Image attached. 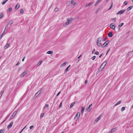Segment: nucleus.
<instances>
[{
    "label": "nucleus",
    "mask_w": 133,
    "mask_h": 133,
    "mask_svg": "<svg viewBox=\"0 0 133 133\" xmlns=\"http://www.w3.org/2000/svg\"><path fill=\"white\" fill-rule=\"evenodd\" d=\"M103 38V36L102 37H100L99 38H98L97 39V45L99 47L101 46L100 44L101 42V40Z\"/></svg>",
    "instance_id": "f257e3e1"
},
{
    "label": "nucleus",
    "mask_w": 133,
    "mask_h": 133,
    "mask_svg": "<svg viewBox=\"0 0 133 133\" xmlns=\"http://www.w3.org/2000/svg\"><path fill=\"white\" fill-rule=\"evenodd\" d=\"M74 19L73 18L68 19L67 22L63 24V26L65 27L66 26L68 25L70 23V22L72 21Z\"/></svg>",
    "instance_id": "f03ea898"
},
{
    "label": "nucleus",
    "mask_w": 133,
    "mask_h": 133,
    "mask_svg": "<svg viewBox=\"0 0 133 133\" xmlns=\"http://www.w3.org/2000/svg\"><path fill=\"white\" fill-rule=\"evenodd\" d=\"M80 115V112H78L77 114H76V116L75 117V118H74L75 120L76 121H77V119H78Z\"/></svg>",
    "instance_id": "7ed1b4c3"
},
{
    "label": "nucleus",
    "mask_w": 133,
    "mask_h": 133,
    "mask_svg": "<svg viewBox=\"0 0 133 133\" xmlns=\"http://www.w3.org/2000/svg\"><path fill=\"white\" fill-rule=\"evenodd\" d=\"M109 42V41H105L101 46V47L102 48H104L106 46Z\"/></svg>",
    "instance_id": "20e7f679"
},
{
    "label": "nucleus",
    "mask_w": 133,
    "mask_h": 133,
    "mask_svg": "<svg viewBox=\"0 0 133 133\" xmlns=\"http://www.w3.org/2000/svg\"><path fill=\"white\" fill-rule=\"evenodd\" d=\"M110 27L111 29L113 30H114L115 31V27L113 23H111L110 25Z\"/></svg>",
    "instance_id": "39448f33"
},
{
    "label": "nucleus",
    "mask_w": 133,
    "mask_h": 133,
    "mask_svg": "<svg viewBox=\"0 0 133 133\" xmlns=\"http://www.w3.org/2000/svg\"><path fill=\"white\" fill-rule=\"evenodd\" d=\"M107 63V61H104L101 65V67H102V66H103V67L102 68V69H103L104 68V67L106 65V64Z\"/></svg>",
    "instance_id": "423d86ee"
},
{
    "label": "nucleus",
    "mask_w": 133,
    "mask_h": 133,
    "mask_svg": "<svg viewBox=\"0 0 133 133\" xmlns=\"http://www.w3.org/2000/svg\"><path fill=\"white\" fill-rule=\"evenodd\" d=\"M125 11V10H121L119 11L116 14L117 15H121Z\"/></svg>",
    "instance_id": "0eeeda50"
},
{
    "label": "nucleus",
    "mask_w": 133,
    "mask_h": 133,
    "mask_svg": "<svg viewBox=\"0 0 133 133\" xmlns=\"http://www.w3.org/2000/svg\"><path fill=\"white\" fill-rule=\"evenodd\" d=\"M42 91V89H41L36 94L35 96H36V97H37L40 94Z\"/></svg>",
    "instance_id": "6e6552de"
},
{
    "label": "nucleus",
    "mask_w": 133,
    "mask_h": 133,
    "mask_svg": "<svg viewBox=\"0 0 133 133\" xmlns=\"http://www.w3.org/2000/svg\"><path fill=\"white\" fill-rule=\"evenodd\" d=\"M27 74V72L25 71L23 73H22L20 77H23L25 75H26Z\"/></svg>",
    "instance_id": "1a4fd4ad"
},
{
    "label": "nucleus",
    "mask_w": 133,
    "mask_h": 133,
    "mask_svg": "<svg viewBox=\"0 0 133 133\" xmlns=\"http://www.w3.org/2000/svg\"><path fill=\"white\" fill-rule=\"evenodd\" d=\"M13 122H12V121L11 122H10V124H9V125L7 127V128L9 129L10 128H11L12 127V126L13 125Z\"/></svg>",
    "instance_id": "9d476101"
},
{
    "label": "nucleus",
    "mask_w": 133,
    "mask_h": 133,
    "mask_svg": "<svg viewBox=\"0 0 133 133\" xmlns=\"http://www.w3.org/2000/svg\"><path fill=\"white\" fill-rule=\"evenodd\" d=\"M101 115H100L95 120V122H96V123L101 118Z\"/></svg>",
    "instance_id": "9b49d317"
},
{
    "label": "nucleus",
    "mask_w": 133,
    "mask_h": 133,
    "mask_svg": "<svg viewBox=\"0 0 133 133\" xmlns=\"http://www.w3.org/2000/svg\"><path fill=\"white\" fill-rule=\"evenodd\" d=\"M113 35L112 32L111 31L109 32L108 34V36L109 37H112Z\"/></svg>",
    "instance_id": "f8f14e48"
},
{
    "label": "nucleus",
    "mask_w": 133,
    "mask_h": 133,
    "mask_svg": "<svg viewBox=\"0 0 133 133\" xmlns=\"http://www.w3.org/2000/svg\"><path fill=\"white\" fill-rule=\"evenodd\" d=\"M116 128H115L111 129L110 131L109 132V133H112L114 132L116 129Z\"/></svg>",
    "instance_id": "ddd939ff"
},
{
    "label": "nucleus",
    "mask_w": 133,
    "mask_h": 133,
    "mask_svg": "<svg viewBox=\"0 0 133 133\" xmlns=\"http://www.w3.org/2000/svg\"><path fill=\"white\" fill-rule=\"evenodd\" d=\"M133 6H129L128 8L127 9V11H129L130 10H131Z\"/></svg>",
    "instance_id": "4468645a"
},
{
    "label": "nucleus",
    "mask_w": 133,
    "mask_h": 133,
    "mask_svg": "<svg viewBox=\"0 0 133 133\" xmlns=\"http://www.w3.org/2000/svg\"><path fill=\"white\" fill-rule=\"evenodd\" d=\"M8 24H7L6 26H5V29H4V32H5V31H7L8 30Z\"/></svg>",
    "instance_id": "2eb2a0df"
},
{
    "label": "nucleus",
    "mask_w": 133,
    "mask_h": 133,
    "mask_svg": "<svg viewBox=\"0 0 133 133\" xmlns=\"http://www.w3.org/2000/svg\"><path fill=\"white\" fill-rule=\"evenodd\" d=\"M10 45V44H6L4 47V49H7L9 46Z\"/></svg>",
    "instance_id": "dca6fc26"
},
{
    "label": "nucleus",
    "mask_w": 133,
    "mask_h": 133,
    "mask_svg": "<svg viewBox=\"0 0 133 133\" xmlns=\"http://www.w3.org/2000/svg\"><path fill=\"white\" fill-rule=\"evenodd\" d=\"M84 110V107H82L81 108V113L82 114H83Z\"/></svg>",
    "instance_id": "f3484780"
},
{
    "label": "nucleus",
    "mask_w": 133,
    "mask_h": 133,
    "mask_svg": "<svg viewBox=\"0 0 133 133\" xmlns=\"http://www.w3.org/2000/svg\"><path fill=\"white\" fill-rule=\"evenodd\" d=\"M75 103V102H74L72 103L70 106V108H71L72 107Z\"/></svg>",
    "instance_id": "a211bd4d"
},
{
    "label": "nucleus",
    "mask_w": 133,
    "mask_h": 133,
    "mask_svg": "<svg viewBox=\"0 0 133 133\" xmlns=\"http://www.w3.org/2000/svg\"><path fill=\"white\" fill-rule=\"evenodd\" d=\"M15 115H14V113L13 112V113L12 115L10 117V119H13L14 118V116H15Z\"/></svg>",
    "instance_id": "6ab92c4d"
},
{
    "label": "nucleus",
    "mask_w": 133,
    "mask_h": 133,
    "mask_svg": "<svg viewBox=\"0 0 133 133\" xmlns=\"http://www.w3.org/2000/svg\"><path fill=\"white\" fill-rule=\"evenodd\" d=\"M18 4L15 6V9H18L20 5L19 4L18 5Z\"/></svg>",
    "instance_id": "aec40b11"
},
{
    "label": "nucleus",
    "mask_w": 133,
    "mask_h": 133,
    "mask_svg": "<svg viewBox=\"0 0 133 133\" xmlns=\"http://www.w3.org/2000/svg\"><path fill=\"white\" fill-rule=\"evenodd\" d=\"M93 3L92 2H91L89 4H88L86 5V7H87L89 6V5H91Z\"/></svg>",
    "instance_id": "412c9836"
},
{
    "label": "nucleus",
    "mask_w": 133,
    "mask_h": 133,
    "mask_svg": "<svg viewBox=\"0 0 133 133\" xmlns=\"http://www.w3.org/2000/svg\"><path fill=\"white\" fill-rule=\"evenodd\" d=\"M124 23H122L120 24L119 25H118V26L119 28H120L122 27V26L124 25Z\"/></svg>",
    "instance_id": "4be33fe9"
},
{
    "label": "nucleus",
    "mask_w": 133,
    "mask_h": 133,
    "mask_svg": "<svg viewBox=\"0 0 133 133\" xmlns=\"http://www.w3.org/2000/svg\"><path fill=\"white\" fill-rule=\"evenodd\" d=\"M66 63L65 62H64V63H63V64H62L61 65V67H63L65 65H66Z\"/></svg>",
    "instance_id": "5701e85b"
},
{
    "label": "nucleus",
    "mask_w": 133,
    "mask_h": 133,
    "mask_svg": "<svg viewBox=\"0 0 133 133\" xmlns=\"http://www.w3.org/2000/svg\"><path fill=\"white\" fill-rule=\"evenodd\" d=\"M42 62V61H41L39 62L37 64V66H39L41 64Z\"/></svg>",
    "instance_id": "b1692460"
},
{
    "label": "nucleus",
    "mask_w": 133,
    "mask_h": 133,
    "mask_svg": "<svg viewBox=\"0 0 133 133\" xmlns=\"http://www.w3.org/2000/svg\"><path fill=\"white\" fill-rule=\"evenodd\" d=\"M92 104H91L88 107H87L86 108V109L87 110H88L91 107V106L92 105Z\"/></svg>",
    "instance_id": "393cba45"
},
{
    "label": "nucleus",
    "mask_w": 133,
    "mask_h": 133,
    "mask_svg": "<svg viewBox=\"0 0 133 133\" xmlns=\"http://www.w3.org/2000/svg\"><path fill=\"white\" fill-rule=\"evenodd\" d=\"M47 53L48 54H51L53 52L51 51H47Z\"/></svg>",
    "instance_id": "a878e982"
},
{
    "label": "nucleus",
    "mask_w": 133,
    "mask_h": 133,
    "mask_svg": "<svg viewBox=\"0 0 133 133\" xmlns=\"http://www.w3.org/2000/svg\"><path fill=\"white\" fill-rule=\"evenodd\" d=\"M121 102V101H119L116 104H115V106H116L120 104Z\"/></svg>",
    "instance_id": "bb28decb"
},
{
    "label": "nucleus",
    "mask_w": 133,
    "mask_h": 133,
    "mask_svg": "<svg viewBox=\"0 0 133 133\" xmlns=\"http://www.w3.org/2000/svg\"><path fill=\"white\" fill-rule=\"evenodd\" d=\"M13 22L11 20L9 21V22L8 24L9 25H11L12 24Z\"/></svg>",
    "instance_id": "cd10ccee"
},
{
    "label": "nucleus",
    "mask_w": 133,
    "mask_h": 133,
    "mask_svg": "<svg viewBox=\"0 0 133 133\" xmlns=\"http://www.w3.org/2000/svg\"><path fill=\"white\" fill-rule=\"evenodd\" d=\"M70 4V2L69 1H67L66 3V5L67 6H69Z\"/></svg>",
    "instance_id": "c85d7f7f"
},
{
    "label": "nucleus",
    "mask_w": 133,
    "mask_h": 133,
    "mask_svg": "<svg viewBox=\"0 0 133 133\" xmlns=\"http://www.w3.org/2000/svg\"><path fill=\"white\" fill-rule=\"evenodd\" d=\"M3 14L1 13L0 14V19H1L2 18V17H3Z\"/></svg>",
    "instance_id": "c756f323"
},
{
    "label": "nucleus",
    "mask_w": 133,
    "mask_h": 133,
    "mask_svg": "<svg viewBox=\"0 0 133 133\" xmlns=\"http://www.w3.org/2000/svg\"><path fill=\"white\" fill-rule=\"evenodd\" d=\"M4 129L0 130V133H4Z\"/></svg>",
    "instance_id": "7c9ffc66"
},
{
    "label": "nucleus",
    "mask_w": 133,
    "mask_h": 133,
    "mask_svg": "<svg viewBox=\"0 0 133 133\" xmlns=\"http://www.w3.org/2000/svg\"><path fill=\"white\" fill-rule=\"evenodd\" d=\"M58 8H55V9L54 10V11L55 12H56L57 11H58Z\"/></svg>",
    "instance_id": "2f4dec72"
},
{
    "label": "nucleus",
    "mask_w": 133,
    "mask_h": 133,
    "mask_svg": "<svg viewBox=\"0 0 133 133\" xmlns=\"http://www.w3.org/2000/svg\"><path fill=\"white\" fill-rule=\"evenodd\" d=\"M68 68H67V67L66 69H65V70L64 71V73H66L68 71Z\"/></svg>",
    "instance_id": "473e14b6"
},
{
    "label": "nucleus",
    "mask_w": 133,
    "mask_h": 133,
    "mask_svg": "<svg viewBox=\"0 0 133 133\" xmlns=\"http://www.w3.org/2000/svg\"><path fill=\"white\" fill-rule=\"evenodd\" d=\"M69 130L68 129V128H66L64 130V132H66L67 131H68Z\"/></svg>",
    "instance_id": "72a5a7b5"
},
{
    "label": "nucleus",
    "mask_w": 133,
    "mask_h": 133,
    "mask_svg": "<svg viewBox=\"0 0 133 133\" xmlns=\"http://www.w3.org/2000/svg\"><path fill=\"white\" fill-rule=\"evenodd\" d=\"M12 9L11 8H9V9L8 10V12H10L12 10Z\"/></svg>",
    "instance_id": "f704fd0d"
},
{
    "label": "nucleus",
    "mask_w": 133,
    "mask_h": 133,
    "mask_svg": "<svg viewBox=\"0 0 133 133\" xmlns=\"http://www.w3.org/2000/svg\"><path fill=\"white\" fill-rule=\"evenodd\" d=\"M125 107H122L121 109V111H123L125 109Z\"/></svg>",
    "instance_id": "c9c22d12"
},
{
    "label": "nucleus",
    "mask_w": 133,
    "mask_h": 133,
    "mask_svg": "<svg viewBox=\"0 0 133 133\" xmlns=\"http://www.w3.org/2000/svg\"><path fill=\"white\" fill-rule=\"evenodd\" d=\"M49 106V105L48 104H46L44 107H43V109H45V108H46V107H48Z\"/></svg>",
    "instance_id": "e433bc0d"
},
{
    "label": "nucleus",
    "mask_w": 133,
    "mask_h": 133,
    "mask_svg": "<svg viewBox=\"0 0 133 133\" xmlns=\"http://www.w3.org/2000/svg\"><path fill=\"white\" fill-rule=\"evenodd\" d=\"M20 13L21 14H23V12H24L23 10L22 9H21L20 10Z\"/></svg>",
    "instance_id": "4c0bfd02"
},
{
    "label": "nucleus",
    "mask_w": 133,
    "mask_h": 133,
    "mask_svg": "<svg viewBox=\"0 0 133 133\" xmlns=\"http://www.w3.org/2000/svg\"><path fill=\"white\" fill-rule=\"evenodd\" d=\"M96 58V57L95 56H94L91 58V59L92 60H94Z\"/></svg>",
    "instance_id": "58836bf2"
},
{
    "label": "nucleus",
    "mask_w": 133,
    "mask_h": 133,
    "mask_svg": "<svg viewBox=\"0 0 133 133\" xmlns=\"http://www.w3.org/2000/svg\"><path fill=\"white\" fill-rule=\"evenodd\" d=\"M7 2V1L5 0V1H4L2 3V5H4V4H5L6 3V2Z\"/></svg>",
    "instance_id": "ea45409f"
},
{
    "label": "nucleus",
    "mask_w": 133,
    "mask_h": 133,
    "mask_svg": "<svg viewBox=\"0 0 133 133\" xmlns=\"http://www.w3.org/2000/svg\"><path fill=\"white\" fill-rule=\"evenodd\" d=\"M94 54L96 55H98L99 54V52L98 51H96L94 53Z\"/></svg>",
    "instance_id": "a19ab883"
},
{
    "label": "nucleus",
    "mask_w": 133,
    "mask_h": 133,
    "mask_svg": "<svg viewBox=\"0 0 133 133\" xmlns=\"http://www.w3.org/2000/svg\"><path fill=\"white\" fill-rule=\"evenodd\" d=\"M4 31L2 33V34L1 35L0 37V38H1L2 37L3 34H4Z\"/></svg>",
    "instance_id": "79ce46f5"
},
{
    "label": "nucleus",
    "mask_w": 133,
    "mask_h": 133,
    "mask_svg": "<svg viewBox=\"0 0 133 133\" xmlns=\"http://www.w3.org/2000/svg\"><path fill=\"white\" fill-rule=\"evenodd\" d=\"M69 1L70 2V4H72L74 2V0H72Z\"/></svg>",
    "instance_id": "37998d69"
},
{
    "label": "nucleus",
    "mask_w": 133,
    "mask_h": 133,
    "mask_svg": "<svg viewBox=\"0 0 133 133\" xmlns=\"http://www.w3.org/2000/svg\"><path fill=\"white\" fill-rule=\"evenodd\" d=\"M111 19L113 21L114 20V22H115L116 21V18H111Z\"/></svg>",
    "instance_id": "c03bdc74"
},
{
    "label": "nucleus",
    "mask_w": 133,
    "mask_h": 133,
    "mask_svg": "<svg viewBox=\"0 0 133 133\" xmlns=\"http://www.w3.org/2000/svg\"><path fill=\"white\" fill-rule=\"evenodd\" d=\"M110 50V48H109V49H108V51H107V53H106V55H107V54H108V52H109V51Z\"/></svg>",
    "instance_id": "a18cd8bd"
},
{
    "label": "nucleus",
    "mask_w": 133,
    "mask_h": 133,
    "mask_svg": "<svg viewBox=\"0 0 133 133\" xmlns=\"http://www.w3.org/2000/svg\"><path fill=\"white\" fill-rule=\"evenodd\" d=\"M9 116H10V115H8L7 116V117H6V119H5L3 121V122H5V121L8 118V117H9Z\"/></svg>",
    "instance_id": "49530a36"
},
{
    "label": "nucleus",
    "mask_w": 133,
    "mask_h": 133,
    "mask_svg": "<svg viewBox=\"0 0 133 133\" xmlns=\"http://www.w3.org/2000/svg\"><path fill=\"white\" fill-rule=\"evenodd\" d=\"M17 112H18V110H16V111H15L14 112V115H16V113H17Z\"/></svg>",
    "instance_id": "de8ad7c7"
},
{
    "label": "nucleus",
    "mask_w": 133,
    "mask_h": 133,
    "mask_svg": "<svg viewBox=\"0 0 133 133\" xmlns=\"http://www.w3.org/2000/svg\"><path fill=\"white\" fill-rule=\"evenodd\" d=\"M76 2H75L72 5V7H74L75 5V4H76Z\"/></svg>",
    "instance_id": "09e8293b"
},
{
    "label": "nucleus",
    "mask_w": 133,
    "mask_h": 133,
    "mask_svg": "<svg viewBox=\"0 0 133 133\" xmlns=\"http://www.w3.org/2000/svg\"><path fill=\"white\" fill-rule=\"evenodd\" d=\"M20 62L18 61L17 62V64H16V66H17L18 65H19V64H20Z\"/></svg>",
    "instance_id": "8fccbe9b"
},
{
    "label": "nucleus",
    "mask_w": 133,
    "mask_h": 133,
    "mask_svg": "<svg viewBox=\"0 0 133 133\" xmlns=\"http://www.w3.org/2000/svg\"><path fill=\"white\" fill-rule=\"evenodd\" d=\"M34 127V125H31V126L30 127V129H31L32 128H33V127Z\"/></svg>",
    "instance_id": "3c124183"
},
{
    "label": "nucleus",
    "mask_w": 133,
    "mask_h": 133,
    "mask_svg": "<svg viewBox=\"0 0 133 133\" xmlns=\"http://www.w3.org/2000/svg\"><path fill=\"white\" fill-rule=\"evenodd\" d=\"M107 38H108L107 36L104 39H103V41H105L106 40V39H107Z\"/></svg>",
    "instance_id": "603ef678"
},
{
    "label": "nucleus",
    "mask_w": 133,
    "mask_h": 133,
    "mask_svg": "<svg viewBox=\"0 0 133 133\" xmlns=\"http://www.w3.org/2000/svg\"><path fill=\"white\" fill-rule=\"evenodd\" d=\"M44 114L43 113H42L41 114L40 116L41 118L43 116Z\"/></svg>",
    "instance_id": "864d4df0"
},
{
    "label": "nucleus",
    "mask_w": 133,
    "mask_h": 133,
    "mask_svg": "<svg viewBox=\"0 0 133 133\" xmlns=\"http://www.w3.org/2000/svg\"><path fill=\"white\" fill-rule=\"evenodd\" d=\"M127 4V1H125L124 3V5H126Z\"/></svg>",
    "instance_id": "5fc2aeb1"
},
{
    "label": "nucleus",
    "mask_w": 133,
    "mask_h": 133,
    "mask_svg": "<svg viewBox=\"0 0 133 133\" xmlns=\"http://www.w3.org/2000/svg\"><path fill=\"white\" fill-rule=\"evenodd\" d=\"M61 92L60 91L59 92L57 95L56 96H58L60 94Z\"/></svg>",
    "instance_id": "6e6d98bb"
},
{
    "label": "nucleus",
    "mask_w": 133,
    "mask_h": 133,
    "mask_svg": "<svg viewBox=\"0 0 133 133\" xmlns=\"http://www.w3.org/2000/svg\"><path fill=\"white\" fill-rule=\"evenodd\" d=\"M133 51L131 52V51H129V53L128 54H127V56H129V54L131 52H132Z\"/></svg>",
    "instance_id": "4d7b16f0"
},
{
    "label": "nucleus",
    "mask_w": 133,
    "mask_h": 133,
    "mask_svg": "<svg viewBox=\"0 0 133 133\" xmlns=\"http://www.w3.org/2000/svg\"><path fill=\"white\" fill-rule=\"evenodd\" d=\"M62 102H61L60 104L59 105V108H60L61 107V106L62 105Z\"/></svg>",
    "instance_id": "13d9d810"
},
{
    "label": "nucleus",
    "mask_w": 133,
    "mask_h": 133,
    "mask_svg": "<svg viewBox=\"0 0 133 133\" xmlns=\"http://www.w3.org/2000/svg\"><path fill=\"white\" fill-rule=\"evenodd\" d=\"M98 3H97V2H96V3L95 5V6H96Z\"/></svg>",
    "instance_id": "bf43d9fd"
},
{
    "label": "nucleus",
    "mask_w": 133,
    "mask_h": 133,
    "mask_svg": "<svg viewBox=\"0 0 133 133\" xmlns=\"http://www.w3.org/2000/svg\"><path fill=\"white\" fill-rule=\"evenodd\" d=\"M112 5H110V8L108 9V10L110 9L112 7Z\"/></svg>",
    "instance_id": "052dcab7"
},
{
    "label": "nucleus",
    "mask_w": 133,
    "mask_h": 133,
    "mask_svg": "<svg viewBox=\"0 0 133 133\" xmlns=\"http://www.w3.org/2000/svg\"><path fill=\"white\" fill-rule=\"evenodd\" d=\"M101 0H97L96 1L97 3H98L101 1Z\"/></svg>",
    "instance_id": "680f3d73"
},
{
    "label": "nucleus",
    "mask_w": 133,
    "mask_h": 133,
    "mask_svg": "<svg viewBox=\"0 0 133 133\" xmlns=\"http://www.w3.org/2000/svg\"><path fill=\"white\" fill-rule=\"evenodd\" d=\"M95 49H94L92 51V53L93 54L94 52L95 51Z\"/></svg>",
    "instance_id": "e2e57ef3"
},
{
    "label": "nucleus",
    "mask_w": 133,
    "mask_h": 133,
    "mask_svg": "<svg viewBox=\"0 0 133 133\" xmlns=\"http://www.w3.org/2000/svg\"><path fill=\"white\" fill-rule=\"evenodd\" d=\"M103 54H101L99 56V58H100L103 55Z\"/></svg>",
    "instance_id": "0e129e2a"
},
{
    "label": "nucleus",
    "mask_w": 133,
    "mask_h": 133,
    "mask_svg": "<svg viewBox=\"0 0 133 133\" xmlns=\"http://www.w3.org/2000/svg\"><path fill=\"white\" fill-rule=\"evenodd\" d=\"M87 80H86L85 81V84H87Z\"/></svg>",
    "instance_id": "69168bd1"
},
{
    "label": "nucleus",
    "mask_w": 133,
    "mask_h": 133,
    "mask_svg": "<svg viewBox=\"0 0 133 133\" xmlns=\"http://www.w3.org/2000/svg\"><path fill=\"white\" fill-rule=\"evenodd\" d=\"M99 10V9H98V10H97L96 11V12H95V13H96V14L97 13V12H98V11Z\"/></svg>",
    "instance_id": "338daca9"
},
{
    "label": "nucleus",
    "mask_w": 133,
    "mask_h": 133,
    "mask_svg": "<svg viewBox=\"0 0 133 133\" xmlns=\"http://www.w3.org/2000/svg\"><path fill=\"white\" fill-rule=\"evenodd\" d=\"M81 55H80L79 56V57H78V59H79V58L80 57H81Z\"/></svg>",
    "instance_id": "774afa93"
}]
</instances>
